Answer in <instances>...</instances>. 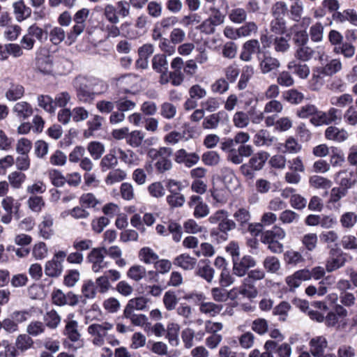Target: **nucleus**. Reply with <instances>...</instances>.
<instances>
[{"instance_id": "obj_1", "label": "nucleus", "mask_w": 357, "mask_h": 357, "mask_svg": "<svg viewBox=\"0 0 357 357\" xmlns=\"http://www.w3.org/2000/svg\"><path fill=\"white\" fill-rule=\"evenodd\" d=\"M172 149L169 147H160L159 149H151L148 151V156L153 160H156L155 167L156 169L163 173L169 170L172 167L170 157Z\"/></svg>"}, {"instance_id": "obj_2", "label": "nucleus", "mask_w": 357, "mask_h": 357, "mask_svg": "<svg viewBox=\"0 0 357 357\" xmlns=\"http://www.w3.org/2000/svg\"><path fill=\"white\" fill-rule=\"evenodd\" d=\"M347 310L341 305H336L334 312H330L324 317L325 324L337 330H344L347 326Z\"/></svg>"}, {"instance_id": "obj_3", "label": "nucleus", "mask_w": 357, "mask_h": 357, "mask_svg": "<svg viewBox=\"0 0 357 357\" xmlns=\"http://www.w3.org/2000/svg\"><path fill=\"white\" fill-rule=\"evenodd\" d=\"M208 220L211 224H218V229L224 234H227L236 227V222L229 218V213L224 209L216 211L210 215Z\"/></svg>"}, {"instance_id": "obj_4", "label": "nucleus", "mask_w": 357, "mask_h": 357, "mask_svg": "<svg viewBox=\"0 0 357 357\" xmlns=\"http://www.w3.org/2000/svg\"><path fill=\"white\" fill-rule=\"evenodd\" d=\"M342 112L335 107H331L327 112L317 110V116L310 119V122L315 126L329 125L332 123L340 122L342 120Z\"/></svg>"}, {"instance_id": "obj_5", "label": "nucleus", "mask_w": 357, "mask_h": 357, "mask_svg": "<svg viewBox=\"0 0 357 357\" xmlns=\"http://www.w3.org/2000/svg\"><path fill=\"white\" fill-rule=\"evenodd\" d=\"M227 153V160L234 165H240L243 162L244 158L250 157L254 152L253 147L250 144H241L229 149L222 150Z\"/></svg>"}, {"instance_id": "obj_6", "label": "nucleus", "mask_w": 357, "mask_h": 357, "mask_svg": "<svg viewBox=\"0 0 357 357\" xmlns=\"http://www.w3.org/2000/svg\"><path fill=\"white\" fill-rule=\"evenodd\" d=\"M89 10L86 8H82L78 10L74 15L73 20L75 24L67 34V41L69 44H72L75 41L77 36H79L85 28V21L88 17Z\"/></svg>"}, {"instance_id": "obj_7", "label": "nucleus", "mask_w": 357, "mask_h": 357, "mask_svg": "<svg viewBox=\"0 0 357 357\" xmlns=\"http://www.w3.org/2000/svg\"><path fill=\"white\" fill-rule=\"evenodd\" d=\"M20 203L18 200L11 196H6L1 202V206L6 212L1 218V222L8 225L11 222L13 215L17 219L19 218L18 211L20 207Z\"/></svg>"}, {"instance_id": "obj_8", "label": "nucleus", "mask_w": 357, "mask_h": 357, "mask_svg": "<svg viewBox=\"0 0 357 357\" xmlns=\"http://www.w3.org/2000/svg\"><path fill=\"white\" fill-rule=\"evenodd\" d=\"M66 257V252L59 251L53 258L47 261L45 265V274L50 278H58L63 272L62 263Z\"/></svg>"}, {"instance_id": "obj_9", "label": "nucleus", "mask_w": 357, "mask_h": 357, "mask_svg": "<svg viewBox=\"0 0 357 357\" xmlns=\"http://www.w3.org/2000/svg\"><path fill=\"white\" fill-rule=\"evenodd\" d=\"M232 263L234 274L240 278L245 276L248 271L257 264L255 259L250 255H245L241 259H234Z\"/></svg>"}, {"instance_id": "obj_10", "label": "nucleus", "mask_w": 357, "mask_h": 357, "mask_svg": "<svg viewBox=\"0 0 357 357\" xmlns=\"http://www.w3.org/2000/svg\"><path fill=\"white\" fill-rule=\"evenodd\" d=\"M231 294H234L235 298L238 294L245 298H253L257 296L258 292L255 283L246 277L243 280L242 284L239 287L231 289Z\"/></svg>"}, {"instance_id": "obj_11", "label": "nucleus", "mask_w": 357, "mask_h": 357, "mask_svg": "<svg viewBox=\"0 0 357 357\" xmlns=\"http://www.w3.org/2000/svg\"><path fill=\"white\" fill-rule=\"evenodd\" d=\"M309 270L301 269L286 278L285 282L290 291L298 288L303 281L309 280Z\"/></svg>"}, {"instance_id": "obj_12", "label": "nucleus", "mask_w": 357, "mask_h": 357, "mask_svg": "<svg viewBox=\"0 0 357 357\" xmlns=\"http://www.w3.org/2000/svg\"><path fill=\"white\" fill-rule=\"evenodd\" d=\"M112 326L109 323L102 324H91V335L93 337L92 342L96 346H102L104 343V337L107 331L112 328Z\"/></svg>"}, {"instance_id": "obj_13", "label": "nucleus", "mask_w": 357, "mask_h": 357, "mask_svg": "<svg viewBox=\"0 0 357 357\" xmlns=\"http://www.w3.org/2000/svg\"><path fill=\"white\" fill-rule=\"evenodd\" d=\"M259 67L263 74H267L280 66V63L278 59L271 56L268 52H264L262 56L258 55Z\"/></svg>"}, {"instance_id": "obj_14", "label": "nucleus", "mask_w": 357, "mask_h": 357, "mask_svg": "<svg viewBox=\"0 0 357 357\" xmlns=\"http://www.w3.org/2000/svg\"><path fill=\"white\" fill-rule=\"evenodd\" d=\"M285 236L286 232L282 227L274 226L271 229L261 233V241L268 246L273 242L283 240Z\"/></svg>"}, {"instance_id": "obj_15", "label": "nucleus", "mask_w": 357, "mask_h": 357, "mask_svg": "<svg viewBox=\"0 0 357 357\" xmlns=\"http://www.w3.org/2000/svg\"><path fill=\"white\" fill-rule=\"evenodd\" d=\"M336 176L339 178V181H337L339 187L347 192L357 181V173L353 171H340L336 174Z\"/></svg>"}, {"instance_id": "obj_16", "label": "nucleus", "mask_w": 357, "mask_h": 357, "mask_svg": "<svg viewBox=\"0 0 357 357\" xmlns=\"http://www.w3.org/2000/svg\"><path fill=\"white\" fill-rule=\"evenodd\" d=\"M250 139V135L243 131L238 132L234 138H226L220 144V149H229L234 148L236 145L246 144Z\"/></svg>"}, {"instance_id": "obj_17", "label": "nucleus", "mask_w": 357, "mask_h": 357, "mask_svg": "<svg viewBox=\"0 0 357 357\" xmlns=\"http://www.w3.org/2000/svg\"><path fill=\"white\" fill-rule=\"evenodd\" d=\"M89 282L84 284L82 291L83 296H77L72 292H68L66 294L65 305H75L80 303V307H82L86 303V299L89 297Z\"/></svg>"}, {"instance_id": "obj_18", "label": "nucleus", "mask_w": 357, "mask_h": 357, "mask_svg": "<svg viewBox=\"0 0 357 357\" xmlns=\"http://www.w3.org/2000/svg\"><path fill=\"white\" fill-rule=\"evenodd\" d=\"M25 93L23 85L17 82H10L5 92V97L8 101L15 102L21 99Z\"/></svg>"}, {"instance_id": "obj_19", "label": "nucleus", "mask_w": 357, "mask_h": 357, "mask_svg": "<svg viewBox=\"0 0 357 357\" xmlns=\"http://www.w3.org/2000/svg\"><path fill=\"white\" fill-rule=\"evenodd\" d=\"M89 208V193L84 194L79 199V206L74 207L69 214L76 219L85 218L88 216Z\"/></svg>"}, {"instance_id": "obj_20", "label": "nucleus", "mask_w": 357, "mask_h": 357, "mask_svg": "<svg viewBox=\"0 0 357 357\" xmlns=\"http://www.w3.org/2000/svg\"><path fill=\"white\" fill-rule=\"evenodd\" d=\"M220 173L221 180L225 188L229 191L236 190L239 185V181L234 172L230 168L224 167Z\"/></svg>"}, {"instance_id": "obj_21", "label": "nucleus", "mask_w": 357, "mask_h": 357, "mask_svg": "<svg viewBox=\"0 0 357 357\" xmlns=\"http://www.w3.org/2000/svg\"><path fill=\"white\" fill-rule=\"evenodd\" d=\"M74 84L77 89L79 100L82 102H87L89 100V80L88 78L78 76L76 77Z\"/></svg>"}, {"instance_id": "obj_22", "label": "nucleus", "mask_w": 357, "mask_h": 357, "mask_svg": "<svg viewBox=\"0 0 357 357\" xmlns=\"http://www.w3.org/2000/svg\"><path fill=\"white\" fill-rule=\"evenodd\" d=\"M294 305L303 312L305 313L309 317L317 322L324 321V316L319 312L313 310L309 305V303L305 300L296 299L294 301Z\"/></svg>"}, {"instance_id": "obj_23", "label": "nucleus", "mask_w": 357, "mask_h": 357, "mask_svg": "<svg viewBox=\"0 0 357 357\" xmlns=\"http://www.w3.org/2000/svg\"><path fill=\"white\" fill-rule=\"evenodd\" d=\"M260 44L257 40L252 39L246 41L243 47L240 54V59L243 61H250L252 54L257 51L259 53Z\"/></svg>"}, {"instance_id": "obj_24", "label": "nucleus", "mask_w": 357, "mask_h": 357, "mask_svg": "<svg viewBox=\"0 0 357 357\" xmlns=\"http://www.w3.org/2000/svg\"><path fill=\"white\" fill-rule=\"evenodd\" d=\"M106 255V248L104 247L93 249L91 252V262H92V269L94 272H98L100 269L107 267V262L104 261V257Z\"/></svg>"}, {"instance_id": "obj_25", "label": "nucleus", "mask_w": 357, "mask_h": 357, "mask_svg": "<svg viewBox=\"0 0 357 357\" xmlns=\"http://www.w3.org/2000/svg\"><path fill=\"white\" fill-rule=\"evenodd\" d=\"M325 137L328 140L336 142H342L347 139L349 133L344 128L336 126H329L325 130Z\"/></svg>"}, {"instance_id": "obj_26", "label": "nucleus", "mask_w": 357, "mask_h": 357, "mask_svg": "<svg viewBox=\"0 0 357 357\" xmlns=\"http://www.w3.org/2000/svg\"><path fill=\"white\" fill-rule=\"evenodd\" d=\"M333 20L340 23L345 22H350L352 25L357 26V11L354 9H346L342 12H336L333 14Z\"/></svg>"}, {"instance_id": "obj_27", "label": "nucleus", "mask_w": 357, "mask_h": 357, "mask_svg": "<svg viewBox=\"0 0 357 357\" xmlns=\"http://www.w3.org/2000/svg\"><path fill=\"white\" fill-rule=\"evenodd\" d=\"M276 140L270 132L265 129L259 130L253 137V142L256 146H270Z\"/></svg>"}, {"instance_id": "obj_28", "label": "nucleus", "mask_w": 357, "mask_h": 357, "mask_svg": "<svg viewBox=\"0 0 357 357\" xmlns=\"http://www.w3.org/2000/svg\"><path fill=\"white\" fill-rule=\"evenodd\" d=\"M13 12L17 22H22L31 15L32 10L22 0L16 1L13 5Z\"/></svg>"}, {"instance_id": "obj_29", "label": "nucleus", "mask_w": 357, "mask_h": 357, "mask_svg": "<svg viewBox=\"0 0 357 357\" xmlns=\"http://www.w3.org/2000/svg\"><path fill=\"white\" fill-rule=\"evenodd\" d=\"M269 156L270 155L268 152L265 151H259L255 154H252L251 155L248 162L255 171H259L264 167Z\"/></svg>"}, {"instance_id": "obj_30", "label": "nucleus", "mask_w": 357, "mask_h": 357, "mask_svg": "<svg viewBox=\"0 0 357 357\" xmlns=\"http://www.w3.org/2000/svg\"><path fill=\"white\" fill-rule=\"evenodd\" d=\"M13 112L15 114L17 117L25 120L32 115L33 109L31 105L27 102L20 101L14 105Z\"/></svg>"}, {"instance_id": "obj_31", "label": "nucleus", "mask_w": 357, "mask_h": 357, "mask_svg": "<svg viewBox=\"0 0 357 357\" xmlns=\"http://www.w3.org/2000/svg\"><path fill=\"white\" fill-rule=\"evenodd\" d=\"M287 68L292 70L301 79H306L310 73V68L307 64L296 61H289L287 63Z\"/></svg>"}, {"instance_id": "obj_32", "label": "nucleus", "mask_w": 357, "mask_h": 357, "mask_svg": "<svg viewBox=\"0 0 357 357\" xmlns=\"http://www.w3.org/2000/svg\"><path fill=\"white\" fill-rule=\"evenodd\" d=\"M284 261L287 265L296 266L304 263L305 258L300 252L290 249L284 253Z\"/></svg>"}, {"instance_id": "obj_33", "label": "nucleus", "mask_w": 357, "mask_h": 357, "mask_svg": "<svg viewBox=\"0 0 357 357\" xmlns=\"http://www.w3.org/2000/svg\"><path fill=\"white\" fill-rule=\"evenodd\" d=\"M180 326L178 324L171 322L167 324L166 331V338L168 340L169 343L173 346L176 347L178 345V332Z\"/></svg>"}, {"instance_id": "obj_34", "label": "nucleus", "mask_w": 357, "mask_h": 357, "mask_svg": "<svg viewBox=\"0 0 357 357\" xmlns=\"http://www.w3.org/2000/svg\"><path fill=\"white\" fill-rule=\"evenodd\" d=\"M223 308L222 305H218L213 302H202L199 305V311L211 317H215L220 313Z\"/></svg>"}, {"instance_id": "obj_35", "label": "nucleus", "mask_w": 357, "mask_h": 357, "mask_svg": "<svg viewBox=\"0 0 357 357\" xmlns=\"http://www.w3.org/2000/svg\"><path fill=\"white\" fill-rule=\"evenodd\" d=\"M328 343L323 336H318L310 340V350L314 356H320L327 347Z\"/></svg>"}, {"instance_id": "obj_36", "label": "nucleus", "mask_w": 357, "mask_h": 357, "mask_svg": "<svg viewBox=\"0 0 357 357\" xmlns=\"http://www.w3.org/2000/svg\"><path fill=\"white\" fill-rule=\"evenodd\" d=\"M53 225V218L50 215H46L43 217V222L39 225L40 236L45 238H50L53 234L52 229Z\"/></svg>"}, {"instance_id": "obj_37", "label": "nucleus", "mask_w": 357, "mask_h": 357, "mask_svg": "<svg viewBox=\"0 0 357 357\" xmlns=\"http://www.w3.org/2000/svg\"><path fill=\"white\" fill-rule=\"evenodd\" d=\"M309 184L316 189L328 190L332 186V181L326 178L318 175H313L309 178Z\"/></svg>"}, {"instance_id": "obj_38", "label": "nucleus", "mask_w": 357, "mask_h": 357, "mask_svg": "<svg viewBox=\"0 0 357 357\" xmlns=\"http://www.w3.org/2000/svg\"><path fill=\"white\" fill-rule=\"evenodd\" d=\"M321 72L326 76H332L342 70V64L339 59H333L324 66H321Z\"/></svg>"}, {"instance_id": "obj_39", "label": "nucleus", "mask_w": 357, "mask_h": 357, "mask_svg": "<svg viewBox=\"0 0 357 357\" xmlns=\"http://www.w3.org/2000/svg\"><path fill=\"white\" fill-rule=\"evenodd\" d=\"M152 67L160 73H165L168 70V62L165 54H155L152 59Z\"/></svg>"}, {"instance_id": "obj_40", "label": "nucleus", "mask_w": 357, "mask_h": 357, "mask_svg": "<svg viewBox=\"0 0 357 357\" xmlns=\"http://www.w3.org/2000/svg\"><path fill=\"white\" fill-rule=\"evenodd\" d=\"M196 262V259L185 254H182L178 256L174 260V264L184 270L192 269L195 267Z\"/></svg>"}, {"instance_id": "obj_41", "label": "nucleus", "mask_w": 357, "mask_h": 357, "mask_svg": "<svg viewBox=\"0 0 357 357\" xmlns=\"http://www.w3.org/2000/svg\"><path fill=\"white\" fill-rule=\"evenodd\" d=\"M299 220V214L290 209L284 210L279 215V220L284 225L296 224Z\"/></svg>"}, {"instance_id": "obj_42", "label": "nucleus", "mask_w": 357, "mask_h": 357, "mask_svg": "<svg viewBox=\"0 0 357 357\" xmlns=\"http://www.w3.org/2000/svg\"><path fill=\"white\" fill-rule=\"evenodd\" d=\"M177 113L176 105L169 102H164L160 106V114L165 119H173Z\"/></svg>"}, {"instance_id": "obj_43", "label": "nucleus", "mask_w": 357, "mask_h": 357, "mask_svg": "<svg viewBox=\"0 0 357 357\" xmlns=\"http://www.w3.org/2000/svg\"><path fill=\"white\" fill-rule=\"evenodd\" d=\"M38 105L45 112L52 114L55 112L53 98L49 95H39L37 98Z\"/></svg>"}, {"instance_id": "obj_44", "label": "nucleus", "mask_w": 357, "mask_h": 357, "mask_svg": "<svg viewBox=\"0 0 357 357\" xmlns=\"http://www.w3.org/2000/svg\"><path fill=\"white\" fill-rule=\"evenodd\" d=\"M233 217L241 227H246L251 218L250 211L245 208H239L234 213Z\"/></svg>"}, {"instance_id": "obj_45", "label": "nucleus", "mask_w": 357, "mask_h": 357, "mask_svg": "<svg viewBox=\"0 0 357 357\" xmlns=\"http://www.w3.org/2000/svg\"><path fill=\"white\" fill-rule=\"evenodd\" d=\"M314 53V50L307 45H299L296 47L294 56L300 61H307L312 58Z\"/></svg>"}, {"instance_id": "obj_46", "label": "nucleus", "mask_w": 357, "mask_h": 357, "mask_svg": "<svg viewBox=\"0 0 357 357\" xmlns=\"http://www.w3.org/2000/svg\"><path fill=\"white\" fill-rule=\"evenodd\" d=\"M213 298L217 302H226L229 298L235 299L234 294H231V289L227 291L220 287H214L211 289Z\"/></svg>"}, {"instance_id": "obj_47", "label": "nucleus", "mask_w": 357, "mask_h": 357, "mask_svg": "<svg viewBox=\"0 0 357 357\" xmlns=\"http://www.w3.org/2000/svg\"><path fill=\"white\" fill-rule=\"evenodd\" d=\"M317 107L312 104H306L296 109V116L301 119H307L317 116Z\"/></svg>"}, {"instance_id": "obj_48", "label": "nucleus", "mask_w": 357, "mask_h": 357, "mask_svg": "<svg viewBox=\"0 0 357 357\" xmlns=\"http://www.w3.org/2000/svg\"><path fill=\"white\" fill-rule=\"evenodd\" d=\"M118 164L117 157L114 149H112L108 154L105 155L100 162V167L103 172H105Z\"/></svg>"}, {"instance_id": "obj_49", "label": "nucleus", "mask_w": 357, "mask_h": 357, "mask_svg": "<svg viewBox=\"0 0 357 357\" xmlns=\"http://www.w3.org/2000/svg\"><path fill=\"white\" fill-rule=\"evenodd\" d=\"M247 11L242 8H233L228 13L229 19L234 24L244 22L247 19Z\"/></svg>"}, {"instance_id": "obj_50", "label": "nucleus", "mask_w": 357, "mask_h": 357, "mask_svg": "<svg viewBox=\"0 0 357 357\" xmlns=\"http://www.w3.org/2000/svg\"><path fill=\"white\" fill-rule=\"evenodd\" d=\"M325 76L326 75L321 72L320 67L314 68L310 81L311 89L313 91L319 89L323 85Z\"/></svg>"}, {"instance_id": "obj_51", "label": "nucleus", "mask_w": 357, "mask_h": 357, "mask_svg": "<svg viewBox=\"0 0 357 357\" xmlns=\"http://www.w3.org/2000/svg\"><path fill=\"white\" fill-rule=\"evenodd\" d=\"M224 112L212 114L206 117L202 122V127L204 129H215L219 125L220 117L224 114Z\"/></svg>"}, {"instance_id": "obj_52", "label": "nucleus", "mask_w": 357, "mask_h": 357, "mask_svg": "<svg viewBox=\"0 0 357 357\" xmlns=\"http://www.w3.org/2000/svg\"><path fill=\"white\" fill-rule=\"evenodd\" d=\"M303 5L300 0H296L289 8V17L291 20L296 22H298L301 19L303 13Z\"/></svg>"}, {"instance_id": "obj_53", "label": "nucleus", "mask_w": 357, "mask_h": 357, "mask_svg": "<svg viewBox=\"0 0 357 357\" xmlns=\"http://www.w3.org/2000/svg\"><path fill=\"white\" fill-rule=\"evenodd\" d=\"M291 307V305L288 302L282 301L274 307L273 314L278 316L279 321H285Z\"/></svg>"}, {"instance_id": "obj_54", "label": "nucleus", "mask_w": 357, "mask_h": 357, "mask_svg": "<svg viewBox=\"0 0 357 357\" xmlns=\"http://www.w3.org/2000/svg\"><path fill=\"white\" fill-rule=\"evenodd\" d=\"M284 100L294 105L301 103L304 99V95L296 89H289L283 93Z\"/></svg>"}, {"instance_id": "obj_55", "label": "nucleus", "mask_w": 357, "mask_h": 357, "mask_svg": "<svg viewBox=\"0 0 357 357\" xmlns=\"http://www.w3.org/2000/svg\"><path fill=\"white\" fill-rule=\"evenodd\" d=\"M335 54H341L345 58L350 59L355 54L356 48L354 45L349 43H342L340 45L336 46L333 49Z\"/></svg>"}, {"instance_id": "obj_56", "label": "nucleus", "mask_w": 357, "mask_h": 357, "mask_svg": "<svg viewBox=\"0 0 357 357\" xmlns=\"http://www.w3.org/2000/svg\"><path fill=\"white\" fill-rule=\"evenodd\" d=\"M127 174L125 171L121 169H116L109 172L105 178V183L111 185L124 180Z\"/></svg>"}, {"instance_id": "obj_57", "label": "nucleus", "mask_w": 357, "mask_h": 357, "mask_svg": "<svg viewBox=\"0 0 357 357\" xmlns=\"http://www.w3.org/2000/svg\"><path fill=\"white\" fill-rule=\"evenodd\" d=\"M145 134L141 130H134L128 133L127 143L132 147L137 148L142 145Z\"/></svg>"}, {"instance_id": "obj_58", "label": "nucleus", "mask_w": 357, "mask_h": 357, "mask_svg": "<svg viewBox=\"0 0 357 357\" xmlns=\"http://www.w3.org/2000/svg\"><path fill=\"white\" fill-rule=\"evenodd\" d=\"M353 101L352 96L349 93H343L339 96H333L330 100V102L332 105L339 107H345L352 104Z\"/></svg>"}, {"instance_id": "obj_59", "label": "nucleus", "mask_w": 357, "mask_h": 357, "mask_svg": "<svg viewBox=\"0 0 357 357\" xmlns=\"http://www.w3.org/2000/svg\"><path fill=\"white\" fill-rule=\"evenodd\" d=\"M254 75V68L252 66L246 65L243 68L240 79L238 83V87L240 90L244 89L247 84Z\"/></svg>"}, {"instance_id": "obj_60", "label": "nucleus", "mask_w": 357, "mask_h": 357, "mask_svg": "<svg viewBox=\"0 0 357 357\" xmlns=\"http://www.w3.org/2000/svg\"><path fill=\"white\" fill-rule=\"evenodd\" d=\"M8 181L12 186V188L15 189H19L22 187V183L26 180V175L24 173L20 172H13L8 176Z\"/></svg>"}, {"instance_id": "obj_61", "label": "nucleus", "mask_w": 357, "mask_h": 357, "mask_svg": "<svg viewBox=\"0 0 357 357\" xmlns=\"http://www.w3.org/2000/svg\"><path fill=\"white\" fill-rule=\"evenodd\" d=\"M235 275L233 273H231V271L229 268H224L222 269L221 273L219 277V284L222 287H227L231 286L235 282Z\"/></svg>"}, {"instance_id": "obj_62", "label": "nucleus", "mask_w": 357, "mask_h": 357, "mask_svg": "<svg viewBox=\"0 0 357 357\" xmlns=\"http://www.w3.org/2000/svg\"><path fill=\"white\" fill-rule=\"evenodd\" d=\"M340 222L343 228L351 229L357 222V215L354 212H345L340 216Z\"/></svg>"}, {"instance_id": "obj_63", "label": "nucleus", "mask_w": 357, "mask_h": 357, "mask_svg": "<svg viewBox=\"0 0 357 357\" xmlns=\"http://www.w3.org/2000/svg\"><path fill=\"white\" fill-rule=\"evenodd\" d=\"M27 31H29V36H32L33 38L35 37L41 43L46 41L48 38L47 31L43 30L36 24L31 25L28 28Z\"/></svg>"}, {"instance_id": "obj_64", "label": "nucleus", "mask_w": 357, "mask_h": 357, "mask_svg": "<svg viewBox=\"0 0 357 357\" xmlns=\"http://www.w3.org/2000/svg\"><path fill=\"white\" fill-rule=\"evenodd\" d=\"M33 341L27 334H22L17 336L15 341V347L18 350L24 351L31 347Z\"/></svg>"}]
</instances>
